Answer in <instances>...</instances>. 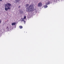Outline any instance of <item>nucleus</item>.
Wrapping results in <instances>:
<instances>
[{"mask_svg": "<svg viewBox=\"0 0 64 64\" xmlns=\"http://www.w3.org/2000/svg\"><path fill=\"white\" fill-rule=\"evenodd\" d=\"M11 6V4L10 3H8L5 4L4 9L6 11H8V10H10L11 9L10 7Z\"/></svg>", "mask_w": 64, "mask_h": 64, "instance_id": "1", "label": "nucleus"}, {"mask_svg": "<svg viewBox=\"0 0 64 64\" xmlns=\"http://www.w3.org/2000/svg\"><path fill=\"white\" fill-rule=\"evenodd\" d=\"M28 12L33 11L34 10V6L32 5H30L28 7Z\"/></svg>", "mask_w": 64, "mask_h": 64, "instance_id": "2", "label": "nucleus"}, {"mask_svg": "<svg viewBox=\"0 0 64 64\" xmlns=\"http://www.w3.org/2000/svg\"><path fill=\"white\" fill-rule=\"evenodd\" d=\"M38 7H42V3L40 2L38 3Z\"/></svg>", "mask_w": 64, "mask_h": 64, "instance_id": "3", "label": "nucleus"}, {"mask_svg": "<svg viewBox=\"0 0 64 64\" xmlns=\"http://www.w3.org/2000/svg\"><path fill=\"white\" fill-rule=\"evenodd\" d=\"M26 18V16H24V18H21V19L22 20H25V19Z\"/></svg>", "mask_w": 64, "mask_h": 64, "instance_id": "4", "label": "nucleus"}, {"mask_svg": "<svg viewBox=\"0 0 64 64\" xmlns=\"http://www.w3.org/2000/svg\"><path fill=\"white\" fill-rule=\"evenodd\" d=\"M15 24H16V22H13L12 24V25H15Z\"/></svg>", "mask_w": 64, "mask_h": 64, "instance_id": "5", "label": "nucleus"}, {"mask_svg": "<svg viewBox=\"0 0 64 64\" xmlns=\"http://www.w3.org/2000/svg\"><path fill=\"white\" fill-rule=\"evenodd\" d=\"M19 27L20 29H22L23 28V26H20Z\"/></svg>", "mask_w": 64, "mask_h": 64, "instance_id": "6", "label": "nucleus"}, {"mask_svg": "<svg viewBox=\"0 0 64 64\" xmlns=\"http://www.w3.org/2000/svg\"><path fill=\"white\" fill-rule=\"evenodd\" d=\"M48 7V6L47 5H46L44 6V7L45 8H47V7Z\"/></svg>", "mask_w": 64, "mask_h": 64, "instance_id": "7", "label": "nucleus"}, {"mask_svg": "<svg viewBox=\"0 0 64 64\" xmlns=\"http://www.w3.org/2000/svg\"><path fill=\"white\" fill-rule=\"evenodd\" d=\"M22 20V21H24V24H25V20Z\"/></svg>", "mask_w": 64, "mask_h": 64, "instance_id": "8", "label": "nucleus"}, {"mask_svg": "<svg viewBox=\"0 0 64 64\" xmlns=\"http://www.w3.org/2000/svg\"><path fill=\"white\" fill-rule=\"evenodd\" d=\"M48 4H50V2H48Z\"/></svg>", "mask_w": 64, "mask_h": 64, "instance_id": "9", "label": "nucleus"}, {"mask_svg": "<svg viewBox=\"0 0 64 64\" xmlns=\"http://www.w3.org/2000/svg\"><path fill=\"white\" fill-rule=\"evenodd\" d=\"M26 7H28V6H29V4H26Z\"/></svg>", "mask_w": 64, "mask_h": 64, "instance_id": "10", "label": "nucleus"}, {"mask_svg": "<svg viewBox=\"0 0 64 64\" xmlns=\"http://www.w3.org/2000/svg\"><path fill=\"white\" fill-rule=\"evenodd\" d=\"M16 1L17 2H18V1H20V0H16Z\"/></svg>", "mask_w": 64, "mask_h": 64, "instance_id": "11", "label": "nucleus"}, {"mask_svg": "<svg viewBox=\"0 0 64 64\" xmlns=\"http://www.w3.org/2000/svg\"><path fill=\"white\" fill-rule=\"evenodd\" d=\"M46 5H48V3H46Z\"/></svg>", "mask_w": 64, "mask_h": 64, "instance_id": "12", "label": "nucleus"}, {"mask_svg": "<svg viewBox=\"0 0 64 64\" xmlns=\"http://www.w3.org/2000/svg\"><path fill=\"white\" fill-rule=\"evenodd\" d=\"M20 8V6H18V8Z\"/></svg>", "mask_w": 64, "mask_h": 64, "instance_id": "13", "label": "nucleus"}, {"mask_svg": "<svg viewBox=\"0 0 64 64\" xmlns=\"http://www.w3.org/2000/svg\"><path fill=\"white\" fill-rule=\"evenodd\" d=\"M20 13H22V12H21V11H20Z\"/></svg>", "mask_w": 64, "mask_h": 64, "instance_id": "14", "label": "nucleus"}, {"mask_svg": "<svg viewBox=\"0 0 64 64\" xmlns=\"http://www.w3.org/2000/svg\"><path fill=\"white\" fill-rule=\"evenodd\" d=\"M3 0H0V1H2Z\"/></svg>", "mask_w": 64, "mask_h": 64, "instance_id": "15", "label": "nucleus"}, {"mask_svg": "<svg viewBox=\"0 0 64 64\" xmlns=\"http://www.w3.org/2000/svg\"><path fill=\"white\" fill-rule=\"evenodd\" d=\"M1 20H0V23H1Z\"/></svg>", "mask_w": 64, "mask_h": 64, "instance_id": "16", "label": "nucleus"}, {"mask_svg": "<svg viewBox=\"0 0 64 64\" xmlns=\"http://www.w3.org/2000/svg\"><path fill=\"white\" fill-rule=\"evenodd\" d=\"M8 26L7 27V29H8Z\"/></svg>", "mask_w": 64, "mask_h": 64, "instance_id": "17", "label": "nucleus"}]
</instances>
